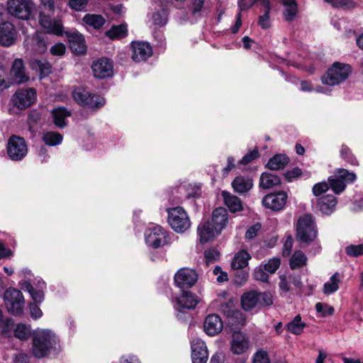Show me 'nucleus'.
<instances>
[{"instance_id":"f257e3e1","label":"nucleus","mask_w":363,"mask_h":363,"mask_svg":"<svg viewBox=\"0 0 363 363\" xmlns=\"http://www.w3.org/2000/svg\"><path fill=\"white\" fill-rule=\"evenodd\" d=\"M317 235L318 228L313 215L306 213L300 216L296 228L297 241L309 245L315 240Z\"/></svg>"},{"instance_id":"f03ea898","label":"nucleus","mask_w":363,"mask_h":363,"mask_svg":"<svg viewBox=\"0 0 363 363\" xmlns=\"http://www.w3.org/2000/svg\"><path fill=\"white\" fill-rule=\"evenodd\" d=\"M352 71L350 65L335 62L322 77V82L329 86L338 85L348 79Z\"/></svg>"},{"instance_id":"7ed1b4c3","label":"nucleus","mask_w":363,"mask_h":363,"mask_svg":"<svg viewBox=\"0 0 363 363\" xmlns=\"http://www.w3.org/2000/svg\"><path fill=\"white\" fill-rule=\"evenodd\" d=\"M167 222L176 233H183L190 228V218L183 207L167 208Z\"/></svg>"},{"instance_id":"20e7f679","label":"nucleus","mask_w":363,"mask_h":363,"mask_svg":"<svg viewBox=\"0 0 363 363\" xmlns=\"http://www.w3.org/2000/svg\"><path fill=\"white\" fill-rule=\"evenodd\" d=\"M52 334L48 330L36 332L33 335V353L38 358L44 357L53 347Z\"/></svg>"},{"instance_id":"39448f33","label":"nucleus","mask_w":363,"mask_h":363,"mask_svg":"<svg viewBox=\"0 0 363 363\" xmlns=\"http://www.w3.org/2000/svg\"><path fill=\"white\" fill-rule=\"evenodd\" d=\"M28 152L26 140L19 135H11L7 142L6 152L11 161L23 160Z\"/></svg>"},{"instance_id":"423d86ee","label":"nucleus","mask_w":363,"mask_h":363,"mask_svg":"<svg viewBox=\"0 0 363 363\" xmlns=\"http://www.w3.org/2000/svg\"><path fill=\"white\" fill-rule=\"evenodd\" d=\"M145 243L150 247L158 249L170 243L168 232L160 225L149 228L145 233Z\"/></svg>"},{"instance_id":"0eeeda50","label":"nucleus","mask_w":363,"mask_h":363,"mask_svg":"<svg viewBox=\"0 0 363 363\" xmlns=\"http://www.w3.org/2000/svg\"><path fill=\"white\" fill-rule=\"evenodd\" d=\"M4 300L9 313L13 315L23 313L25 302L20 290L12 287L7 289L4 294Z\"/></svg>"},{"instance_id":"6e6552de","label":"nucleus","mask_w":363,"mask_h":363,"mask_svg":"<svg viewBox=\"0 0 363 363\" xmlns=\"http://www.w3.org/2000/svg\"><path fill=\"white\" fill-rule=\"evenodd\" d=\"M34 7L32 0H9L6 3L8 13L21 20H28Z\"/></svg>"},{"instance_id":"1a4fd4ad","label":"nucleus","mask_w":363,"mask_h":363,"mask_svg":"<svg viewBox=\"0 0 363 363\" xmlns=\"http://www.w3.org/2000/svg\"><path fill=\"white\" fill-rule=\"evenodd\" d=\"M198 280V274L196 270L190 268H182L179 269L174 277L175 286L181 290H186L191 288Z\"/></svg>"},{"instance_id":"9d476101","label":"nucleus","mask_w":363,"mask_h":363,"mask_svg":"<svg viewBox=\"0 0 363 363\" xmlns=\"http://www.w3.org/2000/svg\"><path fill=\"white\" fill-rule=\"evenodd\" d=\"M37 92L34 88L19 89L12 97L14 106L23 110L31 106L36 101Z\"/></svg>"},{"instance_id":"9b49d317","label":"nucleus","mask_w":363,"mask_h":363,"mask_svg":"<svg viewBox=\"0 0 363 363\" xmlns=\"http://www.w3.org/2000/svg\"><path fill=\"white\" fill-rule=\"evenodd\" d=\"M91 68L96 79H104L113 75V62L108 57H102L94 60Z\"/></svg>"},{"instance_id":"f8f14e48","label":"nucleus","mask_w":363,"mask_h":363,"mask_svg":"<svg viewBox=\"0 0 363 363\" xmlns=\"http://www.w3.org/2000/svg\"><path fill=\"white\" fill-rule=\"evenodd\" d=\"M287 199L288 195L284 191H277L264 196L262 203L265 208L277 212L284 208Z\"/></svg>"},{"instance_id":"ddd939ff","label":"nucleus","mask_w":363,"mask_h":363,"mask_svg":"<svg viewBox=\"0 0 363 363\" xmlns=\"http://www.w3.org/2000/svg\"><path fill=\"white\" fill-rule=\"evenodd\" d=\"M72 52L75 55H84L86 53L87 46L84 35L77 30H66L65 33Z\"/></svg>"},{"instance_id":"4468645a","label":"nucleus","mask_w":363,"mask_h":363,"mask_svg":"<svg viewBox=\"0 0 363 363\" xmlns=\"http://www.w3.org/2000/svg\"><path fill=\"white\" fill-rule=\"evenodd\" d=\"M133 49L132 59L135 62L146 61L152 55V48L147 42L134 41L131 43Z\"/></svg>"},{"instance_id":"2eb2a0df","label":"nucleus","mask_w":363,"mask_h":363,"mask_svg":"<svg viewBox=\"0 0 363 363\" xmlns=\"http://www.w3.org/2000/svg\"><path fill=\"white\" fill-rule=\"evenodd\" d=\"M9 74L11 82L16 84L26 83L30 79V77L26 73V67L22 59L14 60Z\"/></svg>"},{"instance_id":"dca6fc26","label":"nucleus","mask_w":363,"mask_h":363,"mask_svg":"<svg viewBox=\"0 0 363 363\" xmlns=\"http://www.w3.org/2000/svg\"><path fill=\"white\" fill-rule=\"evenodd\" d=\"M192 363H206L208 352L206 343L201 339H195L191 345Z\"/></svg>"},{"instance_id":"f3484780","label":"nucleus","mask_w":363,"mask_h":363,"mask_svg":"<svg viewBox=\"0 0 363 363\" xmlns=\"http://www.w3.org/2000/svg\"><path fill=\"white\" fill-rule=\"evenodd\" d=\"M250 347L248 337L240 331H235L233 333L230 342V351L234 354H242L246 352Z\"/></svg>"},{"instance_id":"a211bd4d","label":"nucleus","mask_w":363,"mask_h":363,"mask_svg":"<svg viewBox=\"0 0 363 363\" xmlns=\"http://www.w3.org/2000/svg\"><path fill=\"white\" fill-rule=\"evenodd\" d=\"M16 30L15 26L9 22L0 24V45L9 47L16 43Z\"/></svg>"},{"instance_id":"6ab92c4d","label":"nucleus","mask_w":363,"mask_h":363,"mask_svg":"<svg viewBox=\"0 0 363 363\" xmlns=\"http://www.w3.org/2000/svg\"><path fill=\"white\" fill-rule=\"evenodd\" d=\"M207 220H210L217 233H220L228 222V212L223 207L216 208L213 210L211 218Z\"/></svg>"},{"instance_id":"aec40b11","label":"nucleus","mask_w":363,"mask_h":363,"mask_svg":"<svg viewBox=\"0 0 363 363\" xmlns=\"http://www.w3.org/2000/svg\"><path fill=\"white\" fill-rule=\"evenodd\" d=\"M223 328L220 317L215 313L208 315L203 323L205 333L209 336H215L219 334Z\"/></svg>"},{"instance_id":"412c9836","label":"nucleus","mask_w":363,"mask_h":363,"mask_svg":"<svg viewBox=\"0 0 363 363\" xmlns=\"http://www.w3.org/2000/svg\"><path fill=\"white\" fill-rule=\"evenodd\" d=\"M182 295L177 298L178 311L182 313L184 309H194L199 302L198 296L188 290H181Z\"/></svg>"},{"instance_id":"4be33fe9","label":"nucleus","mask_w":363,"mask_h":363,"mask_svg":"<svg viewBox=\"0 0 363 363\" xmlns=\"http://www.w3.org/2000/svg\"><path fill=\"white\" fill-rule=\"evenodd\" d=\"M197 234L199 238V242L205 244L213 240L215 237L220 233H217L214 230V227L210 223V220H206L198 225Z\"/></svg>"},{"instance_id":"5701e85b","label":"nucleus","mask_w":363,"mask_h":363,"mask_svg":"<svg viewBox=\"0 0 363 363\" xmlns=\"http://www.w3.org/2000/svg\"><path fill=\"white\" fill-rule=\"evenodd\" d=\"M52 121L58 128H64L67 125V118L72 116L71 111L64 106L53 108L50 112Z\"/></svg>"},{"instance_id":"b1692460","label":"nucleus","mask_w":363,"mask_h":363,"mask_svg":"<svg viewBox=\"0 0 363 363\" xmlns=\"http://www.w3.org/2000/svg\"><path fill=\"white\" fill-rule=\"evenodd\" d=\"M337 203V198L331 194L320 197L317 203V208L322 213L330 215L335 210Z\"/></svg>"},{"instance_id":"393cba45","label":"nucleus","mask_w":363,"mask_h":363,"mask_svg":"<svg viewBox=\"0 0 363 363\" xmlns=\"http://www.w3.org/2000/svg\"><path fill=\"white\" fill-rule=\"evenodd\" d=\"M221 196L230 212L235 213L243 210L242 202L237 196L233 195L227 191H223Z\"/></svg>"},{"instance_id":"a878e982","label":"nucleus","mask_w":363,"mask_h":363,"mask_svg":"<svg viewBox=\"0 0 363 363\" xmlns=\"http://www.w3.org/2000/svg\"><path fill=\"white\" fill-rule=\"evenodd\" d=\"M234 191L240 194L248 192L253 186V180L248 176H237L232 182Z\"/></svg>"},{"instance_id":"bb28decb","label":"nucleus","mask_w":363,"mask_h":363,"mask_svg":"<svg viewBox=\"0 0 363 363\" xmlns=\"http://www.w3.org/2000/svg\"><path fill=\"white\" fill-rule=\"evenodd\" d=\"M289 162V158L286 155L276 154L268 160L265 168L274 171L281 170L284 169Z\"/></svg>"},{"instance_id":"cd10ccee","label":"nucleus","mask_w":363,"mask_h":363,"mask_svg":"<svg viewBox=\"0 0 363 363\" xmlns=\"http://www.w3.org/2000/svg\"><path fill=\"white\" fill-rule=\"evenodd\" d=\"M281 178L277 175L269 172H263L260 176L259 186L261 189H268L281 185Z\"/></svg>"},{"instance_id":"c85d7f7f","label":"nucleus","mask_w":363,"mask_h":363,"mask_svg":"<svg viewBox=\"0 0 363 363\" xmlns=\"http://www.w3.org/2000/svg\"><path fill=\"white\" fill-rule=\"evenodd\" d=\"M259 303L257 298V291H250L244 293L241 296V306L245 311H250L254 308Z\"/></svg>"},{"instance_id":"c756f323","label":"nucleus","mask_w":363,"mask_h":363,"mask_svg":"<svg viewBox=\"0 0 363 363\" xmlns=\"http://www.w3.org/2000/svg\"><path fill=\"white\" fill-rule=\"evenodd\" d=\"M282 4L285 6L283 15L286 21H293L298 13V4L295 0H283Z\"/></svg>"},{"instance_id":"7c9ffc66","label":"nucleus","mask_w":363,"mask_h":363,"mask_svg":"<svg viewBox=\"0 0 363 363\" xmlns=\"http://www.w3.org/2000/svg\"><path fill=\"white\" fill-rule=\"evenodd\" d=\"M251 259L250 255L245 250H240L237 253L232 262L231 267L233 269H242L248 264V260Z\"/></svg>"},{"instance_id":"2f4dec72","label":"nucleus","mask_w":363,"mask_h":363,"mask_svg":"<svg viewBox=\"0 0 363 363\" xmlns=\"http://www.w3.org/2000/svg\"><path fill=\"white\" fill-rule=\"evenodd\" d=\"M83 22L94 29L99 30L105 24V18L99 14L86 13L82 18Z\"/></svg>"},{"instance_id":"473e14b6","label":"nucleus","mask_w":363,"mask_h":363,"mask_svg":"<svg viewBox=\"0 0 363 363\" xmlns=\"http://www.w3.org/2000/svg\"><path fill=\"white\" fill-rule=\"evenodd\" d=\"M307 257L301 250H296L289 260V266L291 269L303 267L307 264Z\"/></svg>"},{"instance_id":"72a5a7b5","label":"nucleus","mask_w":363,"mask_h":363,"mask_svg":"<svg viewBox=\"0 0 363 363\" xmlns=\"http://www.w3.org/2000/svg\"><path fill=\"white\" fill-rule=\"evenodd\" d=\"M128 35V28L126 24H120L113 26L106 32V35L111 40H116L125 38Z\"/></svg>"},{"instance_id":"f704fd0d","label":"nucleus","mask_w":363,"mask_h":363,"mask_svg":"<svg viewBox=\"0 0 363 363\" xmlns=\"http://www.w3.org/2000/svg\"><path fill=\"white\" fill-rule=\"evenodd\" d=\"M306 327V324L301 321V315H297L286 325V330L294 335H298L303 333Z\"/></svg>"},{"instance_id":"c9c22d12","label":"nucleus","mask_w":363,"mask_h":363,"mask_svg":"<svg viewBox=\"0 0 363 363\" xmlns=\"http://www.w3.org/2000/svg\"><path fill=\"white\" fill-rule=\"evenodd\" d=\"M220 311L227 318L238 319L242 316V314L235 308L233 302L231 301L220 304Z\"/></svg>"},{"instance_id":"e433bc0d","label":"nucleus","mask_w":363,"mask_h":363,"mask_svg":"<svg viewBox=\"0 0 363 363\" xmlns=\"http://www.w3.org/2000/svg\"><path fill=\"white\" fill-rule=\"evenodd\" d=\"M33 41L38 53L43 54L46 52L48 47L45 33L36 31L33 37Z\"/></svg>"},{"instance_id":"4c0bfd02","label":"nucleus","mask_w":363,"mask_h":363,"mask_svg":"<svg viewBox=\"0 0 363 363\" xmlns=\"http://www.w3.org/2000/svg\"><path fill=\"white\" fill-rule=\"evenodd\" d=\"M340 157L348 164L358 166L359 162L351 149L345 144H342L340 150Z\"/></svg>"},{"instance_id":"58836bf2","label":"nucleus","mask_w":363,"mask_h":363,"mask_svg":"<svg viewBox=\"0 0 363 363\" xmlns=\"http://www.w3.org/2000/svg\"><path fill=\"white\" fill-rule=\"evenodd\" d=\"M33 65L35 68L38 70L40 79L47 77L52 73V67L51 64L46 60H36Z\"/></svg>"},{"instance_id":"ea45409f","label":"nucleus","mask_w":363,"mask_h":363,"mask_svg":"<svg viewBox=\"0 0 363 363\" xmlns=\"http://www.w3.org/2000/svg\"><path fill=\"white\" fill-rule=\"evenodd\" d=\"M335 176L337 177L345 185L347 184H352L357 179V174L353 172L344 168H339L335 171Z\"/></svg>"},{"instance_id":"a19ab883","label":"nucleus","mask_w":363,"mask_h":363,"mask_svg":"<svg viewBox=\"0 0 363 363\" xmlns=\"http://www.w3.org/2000/svg\"><path fill=\"white\" fill-rule=\"evenodd\" d=\"M324 1L330 4L333 8L337 9L352 10L357 6V3L354 0H324Z\"/></svg>"},{"instance_id":"79ce46f5","label":"nucleus","mask_w":363,"mask_h":363,"mask_svg":"<svg viewBox=\"0 0 363 363\" xmlns=\"http://www.w3.org/2000/svg\"><path fill=\"white\" fill-rule=\"evenodd\" d=\"M42 140L48 146H56L62 142L63 137L57 132L49 131L43 135Z\"/></svg>"},{"instance_id":"37998d69","label":"nucleus","mask_w":363,"mask_h":363,"mask_svg":"<svg viewBox=\"0 0 363 363\" xmlns=\"http://www.w3.org/2000/svg\"><path fill=\"white\" fill-rule=\"evenodd\" d=\"M106 104V99L101 95L96 94H89L87 104L85 106L92 109H100L104 106Z\"/></svg>"},{"instance_id":"c03bdc74","label":"nucleus","mask_w":363,"mask_h":363,"mask_svg":"<svg viewBox=\"0 0 363 363\" xmlns=\"http://www.w3.org/2000/svg\"><path fill=\"white\" fill-rule=\"evenodd\" d=\"M329 189L335 194H340L346 189V185L335 174L334 177H329L328 179Z\"/></svg>"},{"instance_id":"a18cd8bd","label":"nucleus","mask_w":363,"mask_h":363,"mask_svg":"<svg viewBox=\"0 0 363 363\" xmlns=\"http://www.w3.org/2000/svg\"><path fill=\"white\" fill-rule=\"evenodd\" d=\"M30 334V326H27L23 323L18 324L14 330V336L21 340H28Z\"/></svg>"},{"instance_id":"49530a36","label":"nucleus","mask_w":363,"mask_h":363,"mask_svg":"<svg viewBox=\"0 0 363 363\" xmlns=\"http://www.w3.org/2000/svg\"><path fill=\"white\" fill-rule=\"evenodd\" d=\"M167 12L166 9H161L153 13L152 18L154 24L162 27L167 22Z\"/></svg>"},{"instance_id":"de8ad7c7","label":"nucleus","mask_w":363,"mask_h":363,"mask_svg":"<svg viewBox=\"0 0 363 363\" xmlns=\"http://www.w3.org/2000/svg\"><path fill=\"white\" fill-rule=\"evenodd\" d=\"M315 310L318 313H320L322 317H327L330 315H333L335 313V308L333 306H330L327 303H323L321 302L316 303Z\"/></svg>"},{"instance_id":"09e8293b","label":"nucleus","mask_w":363,"mask_h":363,"mask_svg":"<svg viewBox=\"0 0 363 363\" xmlns=\"http://www.w3.org/2000/svg\"><path fill=\"white\" fill-rule=\"evenodd\" d=\"M89 92L85 90H74L72 93L74 100L80 106H85L89 96Z\"/></svg>"},{"instance_id":"8fccbe9b","label":"nucleus","mask_w":363,"mask_h":363,"mask_svg":"<svg viewBox=\"0 0 363 363\" xmlns=\"http://www.w3.org/2000/svg\"><path fill=\"white\" fill-rule=\"evenodd\" d=\"M259 157L260 153L258 150V148L256 147L252 150H250L245 155H244L238 162V164L247 165Z\"/></svg>"},{"instance_id":"3c124183","label":"nucleus","mask_w":363,"mask_h":363,"mask_svg":"<svg viewBox=\"0 0 363 363\" xmlns=\"http://www.w3.org/2000/svg\"><path fill=\"white\" fill-rule=\"evenodd\" d=\"M65 31L62 24L60 21H55L45 33L62 36L65 35Z\"/></svg>"},{"instance_id":"603ef678","label":"nucleus","mask_w":363,"mask_h":363,"mask_svg":"<svg viewBox=\"0 0 363 363\" xmlns=\"http://www.w3.org/2000/svg\"><path fill=\"white\" fill-rule=\"evenodd\" d=\"M281 259L278 257L270 259L264 265V270L270 274H274L279 268Z\"/></svg>"},{"instance_id":"864d4df0","label":"nucleus","mask_w":363,"mask_h":363,"mask_svg":"<svg viewBox=\"0 0 363 363\" xmlns=\"http://www.w3.org/2000/svg\"><path fill=\"white\" fill-rule=\"evenodd\" d=\"M220 253L215 248H211L205 251L204 256L207 264L213 263L220 258Z\"/></svg>"},{"instance_id":"5fc2aeb1","label":"nucleus","mask_w":363,"mask_h":363,"mask_svg":"<svg viewBox=\"0 0 363 363\" xmlns=\"http://www.w3.org/2000/svg\"><path fill=\"white\" fill-rule=\"evenodd\" d=\"M252 363H270L268 353L264 350H258L253 355Z\"/></svg>"},{"instance_id":"6e6d98bb","label":"nucleus","mask_w":363,"mask_h":363,"mask_svg":"<svg viewBox=\"0 0 363 363\" xmlns=\"http://www.w3.org/2000/svg\"><path fill=\"white\" fill-rule=\"evenodd\" d=\"M345 252L347 255L352 257H359L363 255V244L350 245L345 248Z\"/></svg>"},{"instance_id":"4d7b16f0","label":"nucleus","mask_w":363,"mask_h":363,"mask_svg":"<svg viewBox=\"0 0 363 363\" xmlns=\"http://www.w3.org/2000/svg\"><path fill=\"white\" fill-rule=\"evenodd\" d=\"M237 271L234 274L233 281L238 285H242L245 283L248 279V272L242 269H236Z\"/></svg>"},{"instance_id":"13d9d810","label":"nucleus","mask_w":363,"mask_h":363,"mask_svg":"<svg viewBox=\"0 0 363 363\" xmlns=\"http://www.w3.org/2000/svg\"><path fill=\"white\" fill-rule=\"evenodd\" d=\"M264 270V267H256L254 270L253 277L257 281L267 283L269 281V275Z\"/></svg>"},{"instance_id":"bf43d9fd","label":"nucleus","mask_w":363,"mask_h":363,"mask_svg":"<svg viewBox=\"0 0 363 363\" xmlns=\"http://www.w3.org/2000/svg\"><path fill=\"white\" fill-rule=\"evenodd\" d=\"M262 229V225L260 223H256L255 224L250 226L245 233V237L247 240H252L257 237L259 231Z\"/></svg>"},{"instance_id":"052dcab7","label":"nucleus","mask_w":363,"mask_h":363,"mask_svg":"<svg viewBox=\"0 0 363 363\" xmlns=\"http://www.w3.org/2000/svg\"><path fill=\"white\" fill-rule=\"evenodd\" d=\"M329 189L328 182H322L314 184L312 189V192L314 196H319L322 194L326 192Z\"/></svg>"},{"instance_id":"680f3d73","label":"nucleus","mask_w":363,"mask_h":363,"mask_svg":"<svg viewBox=\"0 0 363 363\" xmlns=\"http://www.w3.org/2000/svg\"><path fill=\"white\" fill-rule=\"evenodd\" d=\"M257 298L261 306H271L273 303L272 295L268 292H257Z\"/></svg>"},{"instance_id":"e2e57ef3","label":"nucleus","mask_w":363,"mask_h":363,"mask_svg":"<svg viewBox=\"0 0 363 363\" xmlns=\"http://www.w3.org/2000/svg\"><path fill=\"white\" fill-rule=\"evenodd\" d=\"M88 0H69V8L76 11H82L87 5Z\"/></svg>"},{"instance_id":"0e129e2a","label":"nucleus","mask_w":363,"mask_h":363,"mask_svg":"<svg viewBox=\"0 0 363 363\" xmlns=\"http://www.w3.org/2000/svg\"><path fill=\"white\" fill-rule=\"evenodd\" d=\"M55 20H53L50 16L40 13L39 23L40 26L46 29V31L51 27V25Z\"/></svg>"},{"instance_id":"69168bd1","label":"nucleus","mask_w":363,"mask_h":363,"mask_svg":"<svg viewBox=\"0 0 363 363\" xmlns=\"http://www.w3.org/2000/svg\"><path fill=\"white\" fill-rule=\"evenodd\" d=\"M50 52L53 56H62L66 52V47L62 43H57L51 47Z\"/></svg>"},{"instance_id":"338daca9","label":"nucleus","mask_w":363,"mask_h":363,"mask_svg":"<svg viewBox=\"0 0 363 363\" xmlns=\"http://www.w3.org/2000/svg\"><path fill=\"white\" fill-rule=\"evenodd\" d=\"M302 174V171L298 167H294L291 170H288L284 173V176L288 182H291L294 179L300 177Z\"/></svg>"},{"instance_id":"774afa93","label":"nucleus","mask_w":363,"mask_h":363,"mask_svg":"<svg viewBox=\"0 0 363 363\" xmlns=\"http://www.w3.org/2000/svg\"><path fill=\"white\" fill-rule=\"evenodd\" d=\"M269 13L264 12L263 15L259 16L258 18L257 24L262 29H268L271 26Z\"/></svg>"}]
</instances>
